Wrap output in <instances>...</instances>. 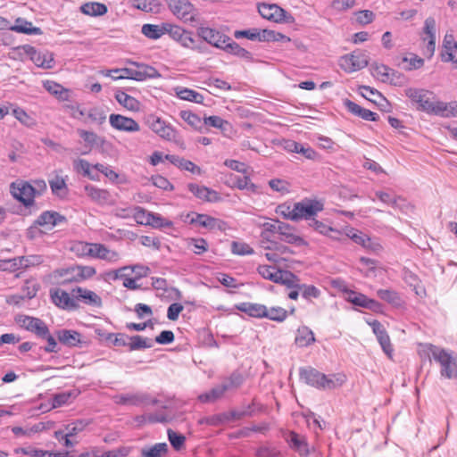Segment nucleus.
I'll use <instances>...</instances> for the list:
<instances>
[{
  "instance_id": "obj_1",
  "label": "nucleus",
  "mask_w": 457,
  "mask_h": 457,
  "mask_svg": "<svg viewBox=\"0 0 457 457\" xmlns=\"http://www.w3.org/2000/svg\"><path fill=\"white\" fill-rule=\"evenodd\" d=\"M299 378L307 385L318 389H334L345 381V376L333 374L328 377L312 367L300 368Z\"/></svg>"
},
{
  "instance_id": "obj_2",
  "label": "nucleus",
  "mask_w": 457,
  "mask_h": 457,
  "mask_svg": "<svg viewBox=\"0 0 457 457\" xmlns=\"http://www.w3.org/2000/svg\"><path fill=\"white\" fill-rule=\"evenodd\" d=\"M426 348L428 350V356L440 364L441 377L448 379L456 377V373H454L456 360L453 358L452 353L432 344L426 345Z\"/></svg>"
},
{
  "instance_id": "obj_3",
  "label": "nucleus",
  "mask_w": 457,
  "mask_h": 457,
  "mask_svg": "<svg viewBox=\"0 0 457 457\" xmlns=\"http://www.w3.org/2000/svg\"><path fill=\"white\" fill-rule=\"evenodd\" d=\"M323 204L317 200L305 198L301 202L294 204V214L291 216V220L297 221L304 219L311 221L314 216L323 210Z\"/></svg>"
},
{
  "instance_id": "obj_4",
  "label": "nucleus",
  "mask_w": 457,
  "mask_h": 457,
  "mask_svg": "<svg viewBox=\"0 0 457 457\" xmlns=\"http://www.w3.org/2000/svg\"><path fill=\"white\" fill-rule=\"evenodd\" d=\"M260 15L276 23H294L295 17L276 4L262 3L258 4Z\"/></svg>"
},
{
  "instance_id": "obj_5",
  "label": "nucleus",
  "mask_w": 457,
  "mask_h": 457,
  "mask_svg": "<svg viewBox=\"0 0 457 457\" xmlns=\"http://www.w3.org/2000/svg\"><path fill=\"white\" fill-rule=\"evenodd\" d=\"M10 191L12 195L25 207H33L35 205L34 189L29 182L16 180L11 184Z\"/></svg>"
},
{
  "instance_id": "obj_6",
  "label": "nucleus",
  "mask_w": 457,
  "mask_h": 457,
  "mask_svg": "<svg viewBox=\"0 0 457 457\" xmlns=\"http://www.w3.org/2000/svg\"><path fill=\"white\" fill-rule=\"evenodd\" d=\"M172 13L185 22L194 23L197 21L195 9L188 0H167Z\"/></svg>"
},
{
  "instance_id": "obj_7",
  "label": "nucleus",
  "mask_w": 457,
  "mask_h": 457,
  "mask_svg": "<svg viewBox=\"0 0 457 457\" xmlns=\"http://www.w3.org/2000/svg\"><path fill=\"white\" fill-rule=\"evenodd\" d=\"M369 64V56L365 51L356 50L351 54L341 57L339 65L346 72H353Z\"/></svg>"
},
{
  "instance_id": "obj_8",
  "label": "nucleus",
  "mask_w": 457,
  "mask_h": 457,
  "mask_svg": "<svg viewBox=\"0 0 457 457\" xmlns=\"http://www.w3.org/2000/svg\"><path fill=\"white\" fill-rule=\"evenodd\" d=\"M405 96L411 100L412 104L417 105V110L427 113L431 104L430 96L434 97V93L425 88L407 87L404 90Z\"/></svg>"
},
{
  "instance_id": "obj_9",
  "label": "nucleus",
  "mask_w": 457,
  "mask_h": 457,
  "mask_svg": "<svg viewBox=\"0 0 457 457\" xmlns=\"http://www.w3.org/2000/svg\"><path fill=\"white\" fill-rule=\"evenodd\" d=\"M145 122L152 131L163 139L171 140L176 136V130L156 115L150 114L146 116Z\"/></svg>"
},
{
  "instance_id": "obj_10",
  "label": "nucleus",
  "mask_w": 457,
  "mask_h": 457,
  "mask_svg": "<svg viewBox=\"0 0 457 457\" xmlns=\"http://www.w3.org/2000/svg\"><path fill=\"white\" fill-rule=\"evenodd\" d=\"M23 49L37 67L43 69H51L54 67V59L52 53L47 51H37L35 47L29 45L24 46Z\"/></svg>"
},
{
  "instance_id": "obj_11",
  "label": "nucleus",
  "mask_w": 457,
  "mask_h": 457,
  "mask_svg": "<svg viewBox=\"0 0 457 457\" xmlns=\"http://www.w3.org/2000/svg\"><path fill=\"white\" fill-rule=\"evenodd\" d=\"M197 35L206 43L220 49H222L226 42L229 40L228 36L208 27H199Z\"/></svg>"
},
{
  "instance_id": "obj_12",
  "label": "nucleus",
  "mask_w": 457,
  "mask_h": 457,
  "mask_svg": "<svg viewBox=\"0 0 457 457\" xmlns=\"http://www.w3.org/2000/svg\"><path fill=\"white\" fill-rule=\"evenodd\" d=\"M187 218L190 219L189 223L192 225L197 224L200 227L208 228L210 230H212L215 228L220 229V230L224 229V225H225L224 221H222L219 219H216L214 217H212L210 215H207V214H200V213H196V212H191V213L187 214Z\"/></svg>"
},
{
  "instance_id": "obj_13",
  "label": "nucleus",
  "mask_w": 457,
  "mask_h": 457,
  "mask_svg": "<svg viewBox=\"0 0 457 457\" xmlns=\"http://www.w3.org/2000/svg\"><path fill=\"white\" fill-rule=\"evenodd\" d=\"M71 295L75 299V303L81 302L87 305L93 307H101L103 305L102 298L95 292L77 287L71 290Z\"/></svg>"
},
{
  "instance_id": "obj_14",
  "label": "nucleus",
  "mask_w": 457,
  "mask_h": 457,
  "mask_svg": "<svg viewBox=\"0 0 457 457\" xmlns=\"http://www.w3.org/2000/svg\"><path fill=\"white\" fill-rule=\"evenodd\" d=\"M369 325L372 328L373 333L376 335L383 352L391 358L394 348L385 327L377 320L369 322Z\"/></svg>"
},
{
  "instance_id": "obj_15",
  "label": "nucleus",
  "mask_w": 457,
  "mask_h": 457,
  "mask_svg": "<svg viewBox=\"0 0 457 457\" xmlns=\"http://www.w3.org/2000/svg\"><path fill=\"white\" fill-rule=\"evenodd\" d=\"M427 113L444 118L457 117V102L431 101Z\"/></svg>"
},
{
  "instance_id": "obj_16",
  "label": "nucleus",
  "mask_w": 457,
  "mask_h": 457,
  "mask_svg": "<svg viewBox=\"0 0 457 457\" xmlns=\"http://www.w3.org/2000/svg\"><path fill=\"white\" fill-rule=\"evenodd\" d=\"M50 296L53 303L62 309L77 310L79 307V303H75V299L71 293L69 294L62 289H51Z\"/></svg>"
},
{
  "instance_id": "obj_17",
  "label": "nucleus",
  "mask_w": 457,
  "mask_h": 457,
  "mask_svg": "<svg viewBox=\"0 0 457 457\" xmlns=\"http://www.w3.org/2000/svg\"><path fill=\"white\" fill-rule=\"evenodd\" d=\"M109 121L111 126L117 130L137 132L140 129L138 123L134 119L120 114H111Z\"/></svg>"
},
{
  "instance_id": "obj_18",
  "label": "nucleus",
  "mask_w": 457,
  "mask_h": 457,
  "mask_svg": "<svg viewBox=\"0 0 457 457\" xmlns=\"http://www.w3.org/2000/svg\"><path fill=\"white\" fill-rule=\"evenodd\" d=\"M289 447L297 452L300 455L307 456L310 453L308 444L303 436L295 431L286 432L283 436Z\"/></svg>"
},
{
  "instance_id": "obj_19",
  "label": "nucleus",
  "mask_w": 457,
  "mask_h": 457,
  "mask_svg": "<svg viewBox=\"0 0 457 457\" xmlns=\"http://www.w3.org/2000/svg\"><path fill=\"white\" fill-rule=\"evenodd\" d=\"M55 337L58 341L69 347H79L81 346V334L72 329H59L55 331Z\"/></svg>"
},
{
  "instance_id": "obj_20",
  "label": "nucleus",
  "mask_w": 457,
  "mask_h": 457,
  "mask_svg": "<svg viewBox=\"0 0 457 457\" xmlns=\"http://www.w3.org/2000/svg\"><path fill=\"white\" fill-rule=\"evenodd\" d=\"M187 188L195 197L205 202L215 203L220 199L219 194L216 191L205 186H199L195 183H189L187 185Z\"/></svg>"
},
{
  "instance_id": "obj_21",
  "label": "nucleus",
  "mask_w": 457,
  "mask_h": 457,
  "mask_svg": "<svg viewBox=\"0 0 457 457\" xmlns=\"http://www.w3.org/2000/svg\"><path fill=\"white\" fill-rule=\"evenodd\" d=\"M63 222H66V218L63 215L57 212L46 211L38 216V218L35 220L34 225L35 228L37 226H46L49 228H52L53 227Z\"/></svg>"
},
{
  "instance_id": "obj_22",
  "label": "nucleus",
  "mask_w": 457,
  "mask_h": 457,
  "mask_svg": "<svg viewBox=\"0 0 457 457\" xmlns=\"http://www.w3.org/2000/svg\"><path fill=\"white\" fill-rule=\"evenodd\" d=\"M278 234L281 236L280 240L285 241L287 244L296 245H306V241L301 237L295 235L292 230L293 228L288 223L278 222Z\"/></svg>"
},
{
  "instance_id": "obj_23",
  "label": "nucleus",
  "mask_w": 457,
  "mask_h": 457,
  "mask_svg": "<svg viewBox=\"0 0 457 457\" xmlns=\"http://www.w3.org/2000/svg\"><path fill=\"white\" fill-rule=\"evenodd\" d=\"M87 195L95 203L103 205L111 200V194L106 189L98 188L93 185L85 186Z\"/></svg>"
},
{
  "instance_id": "obj_24",
  "label": "nucleus",
  "mask_w": 457,
  "mask_h": 457,
  "mask_svg": "<svg viewBox=\"0 0 457 457\" xmlns=\"http://www.w3.org/2000/svg\"><path fill=\"white\" fill-rule=\"evenodd\" d=\"M423 31L428 37L427 51L431 56L436 48V20L433 17H428L425 20Z\"/></svg>"
},
{
  "instance_id": "obj_25",
  "label": "nucleus",
  "mask_w": 457,
  "mask_h": 457,
  "mask_svg": "<svg viewBox=\"0 0 457 457\" xmlns=\"http://www.w3.org/2000/svg\"><path fill=\"white\" fill-rule=\"evenodd\" d=\"M222 50L226 51L228 54L236 55L241 59H244L247 62H253V57L252 53L246 50L244 47H241L237 42L233 41L230 37L228 42L224 45Z\"/></svg>"
},
{
  "instance_id": "obj_26",
  "label": "nucleus",
  "mask_w": 457,
  "mask_h": 457,
  "mask_svg": "<svg viewBox=\"0 0 457 457\" xmlns=\"http://www.w3.org/2000/svg\"><path fill=\"white\" fill-rule=\"evenodd\" d=\"M315 342L312 330L307 326H301L296 330L295 343L299 347H307Z\"/></svg>"
},
{
  "instance_id": "obj_27",
  "label": "nucleus",
  "mask_w": 457,
  "mask_h": 457,
  "mask_svg": "<svg viewBox=\"0 0 457 457\" xmlns=\"http://www.w3.org/2000/svg\"><path fill=\"white\" fill-rule=\"evenodd\" d=\"M90 257L99 258L101 260H106L109 262H115L119 258V254L109 250L104 245L102 244H92V251Z\"/></svg>"
},
{
  "instance_id": "obj_28",
  "label": "nucleus",
  "mask_w": 457,
  "mask_h": 457,
  "mask_svg": "<svg viewBox=\"0 0 457 457\" xmlns=\"http://www.w3.org/2000/svg\"><path fill=\"white\" fill-rule=\"evenodd\" d=\"M74 273V276L71 280H75L76 282H80L82 280L92 278L96 274V269L91 266H75L64 270V274Z\"/></svg>"
},
{
  "instance_id": "obj_29",
  "label": "nucleus",
  "mask_w": 457,
  "mask_h": 457,
  "mask_svg": "<svg viewBox=\"0 0 457 457\" xmlns=\"http://www.w3.org/2000/svg\"><path fill=\"white\" fill-rule=\"evenodd\" d=\"M237 309L253 318H264L266 306L261 303H241Z\"/></svg>"
},
{
  "instance_id": "obj_30",
  "label": "nucleus",
  "mask_w": 457,
  "mask_h": 457,
  "mask_svg": "<svg viewBox=\"0 0 457 457\" xmlns=\"http://www.w3.org/2000/svg\"><path fill=\"white\" fill-rule=\"evenodd\" d=\"M11 30L26 34V35H41L42 30L38 27H34L32 22L26 21L23 18H17L15 24L12 25Z\"/></svg>"
},
{
  "instance_id": "obj_31",
  "label": "nucleus",
  "mask_w": 457,
  "mask_h": 457,
  "mask_svg": "<svg viewBox=\"0 0 457 457\" xmlns=\"http://www.w3.org/2000/svg\"><path fill=\"white\" fill-rule=\"evenodd\" d=\"M115 99L120 104L129 111L136 112L140 108V103L138 100L121 90H118L115 93Z\"/></svg>"
},
{
  "instance_id": "obj_32",
  "label": "nucleus",
  "mask_w": 457,
  "mask_h": 457,
  "mask_svg": "<svg viewBox=\"0 0 457 457\" xmlns=\"http://www.w3.org/2000/svg\"><path fill=\"white\" fill-rule=\"evenodd\" d=\"M180 118L186 121L189 126H191L194 129L199 132H204V120L195 113L183 110L179 112Z\"/></svg>"
},
{
  "instance_id": "obj_33",
  "label": "nucleus",
  "mask_w": 457,
  "mask_h": 457,
  "mask_svg": "<svg viewBox=\"0 0 457 457\" xmlns=\"http://www.w3.org/2000/svg\"><path fill=\"white\" fill-rule=\"evenodd\" d=\"M82 13L89 16H102L104 15L108 9L104 4L97 2H89L80 6Z\"/></svg>"
},
{
  "instance_id": "obj_34",
  "label": "nucleus",
  "mask_w": 457,
  "mask_h": 457,
  "mask_svg": "<svg viewBox=\"0 0 457 457\" xmlns=\"http://www.w3.org/2000/svg\"><path fill=\"white\" fill-rule=\"evenodd\" d=\"M44 87L50 94L55 96L59 100L66 101L69 98L68 90L54 81L46 80L44 82Z\"/></svg>"
},
{
  "instance_id": "obj_35",
  "label": "nucleus",
  "mask_w": 457,
  "mask_h": 457,
  "mask_svg": "<svg viewBox=\"0 0 457 457\" xmlns=\"http://www.w3.org/2000/svg\"><path fill=\"white\" fill-rule=\"evenodd\" d=\"M165 23L160 25L145 24L142 27V33L150 39H158L165 34Z\"/></svg>"
},
{
  "instance_id": "obj_36",
  "label": "nucleus",
  "mask_w": 457,
  "mask_h": 457,
  "mask_svg": "<svg viewBox=\"0 0 457 457\" xmlns=\"http://www.w3.org/2000/svg\"><path fill=\"white\" fill-rule=\"evenodd\" d=\"M176 94L182 100L196 104H202L204 101V96L200 93L187 87L176 88Z\"/></svg>"
},
{
  "instance_id": "obj_37",
  "label": "nucleus",
  "mask_w": 457,
  "mask_h": 457,
  "mask_svg": "<svg viewBox=\"0 0 457 457\" xmlns=\"http://www.w3.org/2000/svg\"><path fill=\"white\" fill-rule=\"evenodd\" d=\"M244 376L237 371L233 372L228 378L223 380L221 383L225 391L235 390L241 386L244 383Z\"/></svg>"
},
{
  "instance_id": "obj_38",
  "label": "nucleus",
  "mask_w": 457,
  "mask_h": 457,
  "mask_svg": "<svg viewBox=\"0 0 457 457\" xmlns=\"http://www.w3.org/2000/svg\"><path fill=\"white\" fill-rule=\"evenodd\" d=\"M167 452L168 445L166 443H158L149 448H143L140 457H162Z\"/></svg>"
},
{
  "instance_id": "obj_39",
  "label": "nucleus",
  "mask_w": 457,
  "mask_h": 457,
  "mask_svg": "<svg viewBox=\"0 0 457 457\" xmlns=\"http://www.w3.org/2000/svg\"><path fill=\"white\" fill-rule=\"evenodd\" d=\"M225 392L224 387L220 384L212 388L209 392L200 395L198 399L202 403H212L220 399Z\"/></svg>"
},
{
  "instance_id": "obj_40",
  "label": "nucleus",
  "mask_w": 457,
  "mask_h": 457,
  "mask_svg": "<svg viewBox=\"0 0 457 457\" xmlns=\"http://www.w3.org/2000/svg\"><path fill=\"white\" fill-rule=\"evenodd\" d=\"M308 226L310 228H312L315 231L319 232L320 234L328 236L331 237H334V236L332 234H339L338 230L323 223L322 221L316 220L315 218L311 220V221L308 222Z\"/></svg>"
},
{
  "instance_id": "obj_41",
  "label": "nucleus",
  "mask_w": 457,
  "mask_h": 457,
  "mask_svg": "<svg viewBox=\"0 0 457 457\" xmlns=\"http://www.w3.org/2000/svg\"><path fill=\"white\" fill-rule=\"evenodd\" d=\"M204 132L208 131V127H212L216 129H220L224 131L227 129V127L229 125L228 121L223 120L220 116H209L204 118Z\"/></svg>"
},
{
  "instance_id": "obj_42",
  "label": "nucleus",
  "mask_w": 457,
  "mask_h": 457,
  "mask_svg": "<svg viewBox=\"0 0 457 457\" xmlns=\"http://www.w3.org/2000/svg\"><path fill=\"white\" fill-rule=\"evenodd\" d=\"M299 278L293 272L289 270H281L278 276V284H282L289 288H297Z\"/></svg>"
},
{
  "instance_id": "obj_43",
  "label": "nucleus",
  "mask_w": 457,
  "mask_h": 457,
  "mask_svg": "<svg viewBox=\"0 0 457 457\" xmlns=\"http://www.w3.org/2000/svg\"><path fill=\"white\" fill-rule=\"evenodd\" d=\"M153 344L151 343V340L145 338L139 335L132 336L129 337V351L151 348Z\"/></svg>"
},
{
  "instance_id": "obj_44",
  "label": "nucleus",
  "mask_w": 457,
  "mask_h": 457,
  "mask_svg": "<svg viewBox=\"0 0 457 457\" xmlns=\"http://www.w3.org/2000/svg\"><path fill=\"white\" fill-rule=\"evenodd\" d=\"M259 274L265 279H269L274 283L278 282L281 270L269 265H260L257 269Z\"/></svg>"
},
{
  "instance_id": "obj_45",
  "label": "nucleus",
  "mask_w": 457,
  "mask_h": 457,
  "mask_svg": "<svg viewBox=\"0 0 457 457\" xmlns=\"http://www.w3.org/2000/svg\"><path fill=\"white\" fill-rule=\"evenodd\" d=\"M264 318L277 322L284 321L287 317V311L282 307H266Z\"/></svg>"
},
{
  "instance_id": "obj_46",
  "label": "nucleus",
  "mask_w": 457,
  "mask_h": 457,
  "mask_svg": "<svg viewBox=\"0 0 457 457\" xmlns=\"http://www.w3.org/2000/svg\"><path fill=\"white\" fill-rule=\"evenodd\" d=\"M132 64L136 65L137 68L139 69L141 76L144 80L148 79H158L161 78V73L153 66H150L148 64L145 63H138V62H131Z\"/></svg>"
},
{
  "instance_id": "obj_47",
  "label": "nucleus",
  "mask_w": 457,
  "mask_h": 457,
  "mask_svg": "<svg viewBox=\"0 0 457 457\" xmlns=\"http://www.w3.org/2000/svg\"><path fill=\"white\" fill-rule=\"evenodd\" d=\"M77 133L84 140V142L90 147H93L94 145H97L99 142L101 144H103L104 142V139H102L100 137L97 136L96 133H95L93 131L78 129Z\"/></svg>"
},
{
  "instance_id": "obj_48",
  "label": "nucleus",
  "mask_w": 457,
  "mask_h": 457,
  "mask_svg": "<svg viewBox=\"0 0 457 457\" xmlns=\"http://www.w3.org/2000/svg\"><path fill=\"white\" fill-rule=\"evenodd\" d=\"M87 117L92 123L101 125L106 120V112L101 107H92L87 110Z\"/></svg>"
},
{
  "instance_id": "obj_49",
  "label": "nucleus",
  "mask_w": 457,
  "mask_h": 457,
  "mask_svg": "<svg viewBox=\"0 0 457 457\" xmlns=\"http://www.w3.org/2000/svg\"><path fill=\"white\" fill-rule=\"evenodd\" d=\"M18 266L20 269H27L31 266L38 265L43 262L41 255H28L17 257Z\"/></svg>"
},
{
  "instance_id": "obj_50",
  "label": "nucleus",
  "mask_w": 457,
  "mask_h": 457,
  "mask_svg": "<svg viewBox=\"0 0 457 457\" xmlns=\"http://www.w3.org/2000/svg\"><path fill=\"white\" fill-rule=\"evenodd\" d=\"M169 441L171 445V446L176 450L179 451L182 449L185 445L186 437L185 436L179 434L172 430L171 428H169L167 431Z\"/></svg>"
},
{
  "instance_id": "obj_51",
  "label": "nucleus",
  "mask_w": 457,
  "mask_h": 457,
  "mask_svg": "<svg viewBox=\"0 0 457 457\" xmlns=\"http://www.w3.org/2000/svg\"><path fill=\"white\" fill-rule=\"evenodd\" d=\"M390 69L391 68L386 65L375 63L371 66V74L373 77L385 83L388 80V72H390Z\"/></svg>"
},
{
  "instance_id": "obj_52",
  "label": "nucleus",
  "mask_w": 457,
  "mask_h": 457,
  "mask_svg": "<svg viewBox=\"0 0 457 457\" xmlns=\"http://www.w3.org/2000/svg\"><path fill=\"white\" fill-rule=\"evenodd\" d=\"M297 289L302 292V296L308 300L320 295V290L313 285L298 284Z\"/></svg>"
},
{
  "instance_id": "obj_53",
  "label": "nucleus",
  "mask_w": 457,
  "mask_h": 457,
  "mask_svg": "<svg viewBox=\"0 0 457 457\" xmlns=\"http://www.w3.org/2000/svg\"><path fill=\"white\" fill-rule=\"evenodd\" d=\"M49 185L53 194L61 196L62 192L63 191V195L66 194L67 186L63 178L56 176L54 179L49 180Z\"/></svg>"
},
{
  "instance_id": "obj_54",
  "label": "nucleus",
  "mask_w": 457,
  "mask_h": 457,
  "mask_svg": "<svg viewBox=\"0 0 457 457\" xmlns=\"http://www.w3.org/2000/svg\"><path fill=\"white\" fill-rule=\"evenodd\" d=\"M378 296L391 304H397L400 301L399 295L390 289H379L377 292Z\"/></svg>"
},
{
  "instance_id": "obj_55",
  "label": "nucleus",
  "mask_w": 457,
  "mask_h": 457,
  "mask_svg": "<svg viewBox=\"0 0 457 457\" xmlns=\"http://www.w3.org/2000/svg\"><path fill=\"white\" fill-rule=\"evenodd\" d=\"M408 82L407 78L401 72L390 69V72H388V80L386 83H390L391 85L396 87H403Z\"/></svg>"
},
{
  "instance_id": "obj_56",
  "label": "nucleus",
  "mask_w": 457,
  "mask_h": 457,
  "mask_svg": "<svg viewBox=\"0 0 457 457\" xmlns=\"http://www.w3.org/2000/svg\"><path fill=\"white\" fill-rule=\"evenodd\" d=\"M145 221L147 223V225L154 228L170 227L172 225L171 221L166 220L159 214L154 212H151V214L148 215L147 220Z\"/></svg>"
},
{
  "instance_id": "obj_57",
  "label": "nucleus",
  "mask_w": 457,
  "mask_h": 457,
  "mask_svg": "<svg viewBox=\"0 0 457 457\" xmlns=\"http://www.w3.org/2000/svg\"><path fill=\"white\" fill-rule=\"evenodd\" d=\"M231 251L237 255H247L253 253V249L248 244L237 241L232 242Z\"/></svg>"
},
{
  "instance_id": "obj_58",
  "label": "nucleus",
  "mask_w": 457,
  "mask_h": 457,
  "mask_svg": "<svg viewBox=\"0 0 457 457\" xmlns=\"http://www.w3.org/2000/svg\"><path fill=\"white\" fill-rule=\"evenodd\" d=\"M129 337H130L123 333H109L106 335L105 340L111 341L113 344V345L116 346H129L128 339L129 340Z\"/></svg>"
},
{
  "instance_id": "obj_59",
  "label": "nucleus",
  "mask_w": 457,
  "mask_h": 457,
  "mask_svg": "<svg viewBox=\"0 0 457 457\" xmlns=\"http://www.w3.org/2000/svg\"><path fill=\"white\" fill-rule=\"evenodd\" d=\"M230 418L228 417V414L222 413V414H217L212 415L211 417H205L203 420H200V423L202 424H207L211 426H219L226 421H229Z\"/></svg>"
},
{
  "instance_id": "obj_60",
  "label": "nucleus",
  "mask_w": 457,
  "mask_h": 457,
  "mask_svg": "<svg viewBox=\"0 0 457 457\" xmlns=\"http://www.w3.org/2000/svg\"><path fill=\"white\" fill-rule=\"evenodd\" d=\"M88 425V422L83 420H79L73 423L68 424L65 428L67 431V436H74L78 433L84 430V428Z\"/></svg>"
},
{
  "instance_id": "obj_61",
  "label": "nucleus",
  "mask_w": 457,
  "mask_h": 457,
  "mask_svg": "<svg viewBox=\"0 0 457 457\" xmlns=\"http://www.w3.org/2000/svg\"><path fill=\"white\" fill-rule=\"evenodd\" d=\"M71 250L78 256H90L92 251V243L78 242L72 245Z\"/></svg>"
},
{
  "instance_id": "obj_62",
  "label": "nucleus",
  "mask_w": 457,
  "mask_h": 457,
  "mask_svg": "<svg viewBox=\"0 0 457 457\" xmlns=\"http://www.w3.org/2000/svg\"><path fill=\"white\" fill-rule=\"evenodd\" d=\"M38 318L30 317L27 315H18L15 318V321L21 328H25L28 331L33 330V325L37 323V320Z\"/></svg>"
},
{
  "instance_id": "obj_63",
  "label": "nucleus",
  "mask_w": 457,
  "mask_h": 457,
  "mask_svg": "<svg viewBox=\"0 0 457 457\" xmlns=\"http://www.w3.org/2000/svg\"><path fill=\"white\" fill-rule=\"evenodd\" d=\"M151 181L154 186L163 190L171 191L174 188L173 185L166 178L161 175L152 176Z\"/></svg>"
},
{
  "instance_id": "obj_64",
  "label": "nucleus",
  "mask_w": 457,
  "mask_h": 457,
  "mask_svg": "<svg viewBox=\"0 0 457 457\" xmlns=\"http://www.w3.org/2000/svg\"><path fill=\"white\" fill-rule=\"evenodd\" d=\"M279 451L275 447L263 445L257 449L256 457H278Z\"/></svg>"
}]
</instances>
